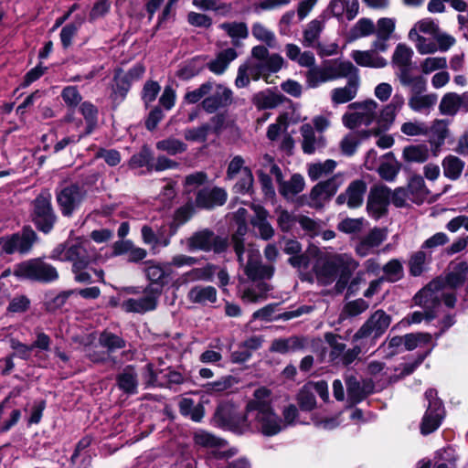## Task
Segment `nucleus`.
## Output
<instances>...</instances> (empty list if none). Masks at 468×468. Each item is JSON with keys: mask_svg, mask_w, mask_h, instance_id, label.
Segmentation results:
<instances>
[{"mask_svg": "<svg viewBox=\"0 0 468 468\" xmlns=\"http://www.w3.org/2000/svg\"><path fill=\"white\" fill-rule=\"evenodd\" d=\"M51 258L70 261L71 271L77 282L90 283L92 282L89 266L96 260V252L88 239L80 237L70 238L52 250Z\"/></svg>", "mask_w": 468, "mask_h": 468, "instance_id": "1", "label": "nucleus"}, {"mask_svg": "<svg viewBox=\"0 0 468 468\" xmlns=\"http://www.w3.org/2000/svg\"><path fill=\"white\" fill-rule=\"evenodd\" d=\"M357 267L358 262L348 254L318 251L314 270L317 279L324 284L332 283L339 275L336 287L342 290Z\"/></svg>", "mask_w": 468, "mask_h": 468, "instance_id": "2", "label": "nucleus"}, {"mask_svg": "<svg viewBox=\"0 0 468 468\" xmlns=\"http://www.w3.org/2000/svg\"><path fill=\"white\" fill-rule=\"evenodd\" d=\"M282 65L283 58L280 55H269L268 49L263 46L254 47L251 58L239 68L236 86L245 87L250 80H258L260 78L269 82V76L278 72Z\"/></svg>", "mask_w": 468, "mask_h": 468, "instance_id": "3", "label": "nucleus"}, {"mask_svg": "<svg viewBox=\"0 0 468 468\" xmlns=\"http://www.w3.org/2000/svg\"><path fill=\"white\" fill-rule=\"evenodd\" d=\"M414 301L424 311H416L405 317L402 323L408 325L420 324L423 319L428 321L433 319L442 302L449 308L454 307L456 298L443 290L440 281H432L415 295Z\"/></svg>", "mask_w": 468, "mask_h": 468, "instance_id": "4", "label": "nucleus"}, {"mask_svg": "<svg viewBox=\"0 0 468 468\" xmlns=\"http://www.w3.org/2000/svg\"><path fill=\"white\" fill-rule=\"evenodd\" d=\"M271 391L260 388L254 391L253 399L248 403L246 419H256L261 432L266 436H273L285 429V425L271 407ZM245 422L247 420H244Z\"/></svg>", "mask_w": 468, "mask_h": 468, "instance_id": "5", "label": "nucleus"}, {"mask_svg": "<svg viewBox=\"0 0 468 468\" xmlns=\"http://www.w3.org/2000/svg\"><path fill=\"white\" fill-rule=\"evenodd\" d=\"M410 89L409 107L415 112L428 115L438 101L436 93H424L427 82L423 76H416L410 83L402 84Z\"/></svg>", "mask_w": 468, "mask_h": 468, "instance_id": "6", "label": "nucleus"}, {"mask_svg": "<svg viewBox=\"0 0 468 468\" xmlns=\"http://www.w3.org/2000/svg\"><path fill=\"white\" fill-rule=\"evenodd\" d=\"M14 274L40 282H52L58 279L57 269L41 259H32L15 266Z\"/></svg>", "mask_w": 468, "mask_h": 468, "instance_id": "7", "label": "nucleus"}, {"mask_svg": "<svg viewBox=\"0 0 468 468\" xmlns=\"http://www.w3.org/2000/svg\"><path fill=\"white\" fill-rule=\"evenodd\" d=\"M31 218L36 228L45 233H49L57 220V216L51 205V195L48 191L41 192L32 202Z\"/></svg>", "mask_w": 468, "mask_h": 468, "instance_id": "8", "label": "nucleus"}, {"mask_svg": "<svg viewBox=\"0 0 468 468\" xmlns=\"http://www.w3.org/2000/svg\"><path fill=\"white\" fill-rule=\"evenodd\" d=\"M377 109L378 103L373 100L351 103L342 117L343 124L348 129L368 126L376 118Z\"/></svg>", "mask_w": 468, "mask_h": 468, "instance_id": "9", "label": "nucleus"}, {"mask_svg": "<svg viewBox=\"0 0 468 468\" xmlns=\"http://www.w3.org/2000/svg\"><path fill=\"white\" fill-rule=\"evenodd\" d=\"M425 399L428 401L427 410L422 418L420 431L427 435L435 431L441 424L445 416L442 401L438 398L437 391L430 388L425 392Z\"/></svg>", "mask_w": 468, "mask_h": 468, "instance_id": "10", "label": "nucleus"}, {"mask_svg": "<svg viewBox=\"0 0 468 468\" xmlns=\"http://www.w3.org/2000/svg\"><path fill=\"white\" fill-rule=\"evenodd\" d=\"M413 55V49L405 43H399L394 48L391 66L401 85L416 79L417 75L412 74Z\"/></svg>", "mask_w": 468, "mask_h": 468, "instance_id": "11", "label": "nucleus"}, {"mask_svg": "<svg viewBox=\"0 0 468 468\" xmlns=\"http://www.w3.org/2000/svg\"><path fill=\"white\" fill-rule=\"evenodd\" d=\"M160 295V286L148 285L144 290L143 295L123 300L121 307L127 313L144 314L154 311L157 306Z\"/></svg>", "mask_w": 468, "mask_h": 468, "instance_id": "12", "label": "nucleus"}, {"mask_svg": "<svg viewBox=\"0 0 468 468\" xmlns=\"http://www.w3.org/2000/svg\"><path fill=\"white\" fill-rule=\"evenodd\" d=\"M324 339L331 348L329 353L330 360L335 365L348 366L353 363L361 353V348L358 346L346 349V344L338 335L326 333Z\"/></svg>", "mask_w": 468, "mask_h": 468, "instance_id": "13", "label": "nucleus"}, {"mask_svg": "<svg viewBox=\"0 0 468 468\" xmlns=\"http://www.w3.org/2000/svg\"><path fill=\"white\" fill-rule=\"evenodd\" d=\"M391 317L383 310H377L354 335L353 341L372 338L376 340L388 328Z\"/></svg>", "mask_w": 468, "mask_h": 468, "instance_id": "14", "label": "nucleus"}, {"mask_svg": "<svg viewBox=\"0 0 468 468\" xmlns=\"http://www.w3.org/2000/svg\"><path fill=\"white\" fill-rule=\"evenodd\" d=\"M227 245L226 239L215 236L213 232L207 229L195 233L187 240L189 250H213L219 253L226 250Z\"/></svg>", "mask_w": 468, "mask_h": 468, "instance_id": "15", "label": "nucleus"}, {"mask_svg": "<svg viewBox=\"0 0 468 468\" xmlns=\"http://www.w3.org/2000/svg\"><path fill=\"white\" fill-rule=\"evenodd\" d=\"M391 191L386 186H376L370 189L367 209L369 216L375 219H379L388 210L390 202Z\"/></svg>", "mask_w": 468, "mask_h": 468, "instance_id": "16", "label": "nucleus"}, {"mask_svg": "<svg viewBox=\"0 0 468 468\" xmlns=\"http://www.w3.org/2000/svg\"><path fill=\"white\" fill-rule=\"evenodd\" d=\"M86 197V191L77 186L71 185L64 187L57 195V201L64 216H70L77 209Z\"/></svg>", "mask_w": 468, "mask_h": 468, "instance_id": "17", "label": "nucleus"}, {"mask_svg": "<svg viewBox=\"0 0 468 468\" xmlns=\"http://www.w3.org/2000/svg\"><path fill=\"white\" fill-rule=\"evenodd\" d=\"M36 239V232L30 227H26L23 229L21 234H16L9 239L5 240L2 245V249L8 254L16 251L20 253H27L32 248Z\"/></svg>", "mask_w": 468, "mask_h": 468, "instance_id": "18", "label": "nucleus"}, {"mask_svg": "<svg viewBox=\"0 0 468 468\" xmlns=\"http://www.w3.org/2000/svg\"><path fill=\"white\" fill-rule=\"evenodd\" d=\"M232 91L221 85H213L212 90L202 101L201 107L208 113H213L225 107L231 101Z\"/></svg>", "mask_w": 468, "mask_h": 468, "instance_id": "19", "label": "nucleus"}, {"mask_svg": "<svg viewBox=\"0 0 468 468\" xmlns=\"http://www.w3.org/2000/svg\"><path fill=\"white\" fill-rule=\"evenodd\" d=\"M367 184L363 180H355L349 184L346 190L336 197L339 205L346 203L350 208H356L363 204L367 192Z\"/></svg>", "mask_w": 468, "mask_h": 468, "instance_id": "20", "label": "nucleus"}, {"mask_svg": "<svg viewBox=\"0 0 468 468\" xmlns=\"http://www.w3.org/2000/svg\"><path fill=\"white\" fill-rule=\"evenodd\" d=\"M112 256H126V261L138 263L147 256L145 249L136 246L130 239H121L112 244Z\"/></svg>", "mask_w": 468, "mask_h": 468, "instance_id": "21", "label": "nucleus"}, {"mask_svg": "<svg viewBox=\"0 0 468 468\" xmlns=\"http://www.w3.org/2000/svg\"><path fill=\"white\" fill-rule=\"evenodd\" d=\"M327 10L338 21H351L359 13L358 0H331Z\"/></svg>", "mask_w": 468, "mask_h": 468, "instance_id": "22", "label": "nucleus"}, {"mask_svg": "<svg viewBox=\"0 0 468 468\" xmlns=\"http://www.w3.org/2000/svg\"><path fill=\"white\" fill-rule=\"evenodd\" d=\"M343 184L342 177L335 175L325 181L317 183L311 190L310 198L315 202L327 200L332 197Z\"/></svg>", "mask_w": 468, "mask_h": 468, "instance_id": "23", "label": "nucleus"}, {"mask_svg": "<svg viewBox=\"0 0 468 468\" xmlns=\"http://www.w3.org/2000/svg\"><path fill=\"white\" fill-rule=\"evenodd\" d=\"M303 140L302 148L304 154H312L325 146V138L324 134L314 131L311 123H304L300 129Z\"/></svg>", "mask_w": 468, "mask_h": 468, "instance_id": "24", "label": "nucleus"}, {"mask_svg": "<svg viewBox=\"0 0 468 468\" xmlns=\"http://www.w3.org/2000/svg\"><path fill=\"white\" fill-rule=\"evenodd\" d=\"M322 65L330 81L341 78L350 79L351 77L358 75V69L350 61L331 59Z\"/></svg>", "mask_w": 468, "mask_h": 468, "instance_id": "25", "label": "nucleus"}, {"mask_svg": "<svg viewBox=\"0 0 468 468\" xmlns=\"http://www.w3.org/2000/svg\"><path fill=\"white\" fill-rule=\"evenodd\" d=\"M226 199L227 193L224 189L218 187L204 188L197 193L196 203L197 207L211 208L223 205Z\"/></svg>", "mask_w": 468, "mask_h": 468, "instance_id": "26", "label": "nucleus"}, {"mask_svg": "<svg viewBox=\"0 0 468 468\" xmlns=\"http://www.w3.org/2000/svg\"><path fill=\"white\" fill-rule=\"evenodd\" d=\"M350 57L360 67L382 69L388 60L374 50H353Z\"/></svg>", "mask_w": 468, "mask_h": 468, "instance_id": "27", "label": "nucleus"}, {"mask_svg": "<svg viewBox=\"0 0 468 468\" xmlns=\"http://www.w3.org/2000/svg\"><path fill=\"white\" fill-rule=\"evenodd\" d=\"M359 87V75L348 79L345 87L335 88L331 91V99L334 104H343L352 101L357 93Z\"/></svg>", "mask_w": 468, "mask_h": 468, "instance_id": "28", "label": "nucleus"}, {"mask_svg": "<svg viewBox=\"0 0 468 468\" xmlns=\"http://www.w3.org/2000/svg\"><path fill=\"white\" fill-rule=\"evenodd\" d=\"M387 238L382 229H373L356 247V252L361 256H367L374 248L378 247Z\"/></svg>", "mask_w": 468, "mask_h": 468, "instance_id": "29", "label": "nucleus"}, {"mask_svg": "<svg viewBox=\"0 0 468 468\" xmlns=\"http://www.w3.org/2000/svg\"><path fill=\"white\" fill-rule=\"evenodd\" d=\"M348 400L352 404L362 401L373 390L370 383L361 384L355 377H349L346 380Z\"/></svg>", "mask_w": 468, "mask_h": 468, "instance_id": "30", "label": "nucleus"}, {"mask_svg": "<svg viewBox=\"0 0 468 468\" xmlns=\"http://www.w3.org/2000/svg\"><path fill=\"white\" fill-rule=\"evenodd\" d=\"M117 387L127 395H134L138 389V376L133 366L125 367L116 378Z\"/></svg>", "mask_w": 468, "mask_h": 468, "instance_id": "31", "label": "nucleus"}, {"mask_svg": "<svg viewBox=\"0 0 468 468\" xmlns=\"http://www.w3.org/2000/svg\"><path fill=\"white\" fill-rule=\"evenodd\" d=\"M448 126V121L437 119L433 121L431 126L429 128V142L431 147L436 151L444 144L445 140L450 136V130Z\"/></svg>", "mask_w": 468, "mask_h": 468, "instance_id": "32", "label": "nucleus"}, {"mask_svg": "<svg viewBox=\"0 0 468 468\" xmlns=\"http://www.w3.org/2000/svg\"><path fill=\"white\" fill-rule=\"evenodd\" d=\"M325 20L326 16L322 15L307 24L303 31V45L304 47L315 48L319 44L318 38L324 28Z\"/></svg>", "mask_w": 468, "mask_h": 468, "instance_id": "33", "label": "nucleus"}, {"mask_svg": "<svg viewBox=\"0 0 468 468\" xmlns=\"http://www.w3.org/2000/svg\"><path fill=\"white\" fill-rule=\"evenodd\" d=\"M466 263L462 262L457 265V269L455 271L449 272L445 278H438L435 281H440L443 290L456 298L455 294L452 292V289L463 283L466 277Z\"/></svg>", "mask_w": 468, "mask_h": 468, "instance_id": "34", "label": "nucleus"}, {"mask_svg": "<svg viewBox=\"0 0 468 468\" xmlns=\"http://www.w3.org/2000/svg\"><path fill=\"white\" fill-rule=\"evenodd\" d=\"M268 213L261 207H256L254 208V216L250 222L255 229L258 230L261 239L268 240L272 238L274 229L267 220Z\"/></svg>", "mask_w": 468, "mask_h": 468, "instance_id": "35", "label": "nucleus"}, {"mask_svg": "<svg viewBox=\"0 0 468 468\" xmlns=\"http://www.w3.org/2000/svg\"><path fill=\"white\" fill-rule=\"evenodd\" d=\"M245 273L253 281L271 279L274 273V268L271 265L261 264L258 259L250 258L245 266Z\"/></svg>", "mask_w": 468, "mask_h": 468, "instance_id": "36", "label": "nucleus"}, {"mask_svg": "<svg viewBox=\"0 0 468 468\" xmlns=\"http://www.w3.org/2000/svg\"><path fill=\"white\" fill-rule=\"evenodd\" d=\"M244 161L236 155V190L249 192L253 185L251 171L243 166Z\"/></svg>", "mask_w": 468, "mask_h": 468, "instance_id": "37", "label": "nucleus"}, {"mask_svg": "<svg viewBox=\"0 0 468 468\" xmlns=\"http://www.w3.org/2000/svg\"><path fill=\"white\" fill-rule=\"evenodd\" d=\"M192 303L207 304L217 301V291L212 286H195L188 292Z\"/></svg>", "mask_w": 468, "mask_h": 468, "instance_id": "38", "label": "nucleus"}, {"mask_svg": "<svg viewBox=\"0 0 468 468\" xmlns=\"http://www.w3.org/2000/svg\"><path fill=\"white\" fill-rule=\"evenodd\" d=\"M337 164L335 160L327 159L324 162H316L308 165L307 174L312 181H317L331 175Z\"/></svg>", "mask_w": 468, "mask_h": 468, "instance_id": "39", "label": "nucleus"}, {"mask_svg": "<svg viewBox=\"0 0 468 468\" xmlns=\"http://www.w3.org/2000/svg\"><path fill=\"white\" fill-rule=\"evenodd\" d=\"M372 135L371 131H362L360 133L351 132L347 133L340 142V149L345 155H353L360 144L361 139Z\"/></svg>", "mask_w": 468, "mask_h": 468, "instance_id": "40", "label": "nucleus"}, {"mask_svg": "<svg viewBox=\"0 0 468 468\" xmlns=\"http://www.w3.org/2000/svg\"><path fill=\"white\" fill-rule=\"evenodd\" d=\"M283 101V96L271 90L261 91L253 98L254 104L260 109H273Z\"/></svg>", "mask_w": 468, "mask_h": 468, "instance_id": "41", "label": "nucleus"}, {"mask_svg": "<svg viewBox=\"0 0 468 468\" xmlns=\"http://www.w3.org/2000/svg\"><path fill=\"white\" fill-rule=\"evenodd\" d=\"M376 27L370 18H360L349 30L348 39L355 41L356 39L368 37L375 32Z\"/></svg>", "mask_w": 468, "mask_h": 468, "instance_id": "42", "label": "nucleus"}, {"mask_svg": "<svg viewBox=\"0 0 468 468\" xmlns=\"http://www.w3.org/2000/svg\"><path fill=\"white\" fill-rule=\"evenodd\" d=\"M215 420L221 428L232 431L234 429L233 406L229 403L220 404L216 411Z\"/></svg>", "mask_w": 468, "mask_h": 468, "instance_id": "43", "label": "nucleus"}, {"mask_svg": "<svg viewBox=\"0 0 468 468\" xmlns=\"http://www.w3.org/2000/svg\"><path fill=\"white\" fill-rule=\"evenodd\" d=\"M444 176L452 180L458 179L463 170L464 162L454 155H448L442 162Z\"/></svg>", "mask_w": 468, "mask_h": 468, "instance_id": "44", "label": "nucleus"}, {"mask_svg": "<svg viewBox=\"0 0 468 468\" xmlns=\"http://www.w3.org/2000/svg\"><path fill=\"white\" fill-rule=\"evenodd\" d=\"M303 346V341L302 338L292 336L289 338L276 339L272 342L271 350L282 354H285L291 351H296Z\"/></svg>", "mask_w": 468, "mask_h": 468, "instance_id": "45", "label": "nucleus"}, {"mask_svg": "<svg viewBox=\"0 0 468 468\" xmlns=\"http://www.w3.org/2000/svg\"><path fill=\"white\" fill-rule=\"evenodd\" d=\"M446 68L447 58L441 56L427 57L420 63V70L424 76L445 69Z\"/></svg>", "mask_w": 468, "mask_h": 468, "instance_id": "46", "label": "nucleus"}, {"mask_svg": "<svg viewBox=\"0 0 468 468\" xmlns=\"http://www.w3.org/2000/svg\"><path fill=\"white\" fill-rule=\"evenodd\" d=\"M144 273L149 281L152 282L150 285L154 286H160L161 289L163 288V280L167 275L166 271H165L164 267L161 266L158 263H155L152 261H145L144 263Z\"/></svg>", "mask_w": 468, "mask_h": 468, "instance_id": "47", "label": "nucleus"}, {"mask_svg": "<svg viewBox=\"0 0 468 468\" xmlns=\"http://www.w3.org/2000/svg\"><path fill=\"white\" fill-rule=\"evenodd\" d=\"M431 346V335L428 333L407 334L404 335V348L411 351L417 347Z\"/></svg>", "mask_w": 468, "mask_h": 468, "instance_id": "48", "label": "nucleus"}, {"mask_svg": "<svg viewBox=\"0 0 468 468\" xmlns=\"http://www.w3.org/2000/svg\"><path fill=\"white\" fill-rule=\"evenodd\" d=\"M438 31V25L433 20L426 18L415 23L412 28L409 31L408 37H420L428 35L434 37Z\"/></svg>", "mask_w": 468, "mask_h": 468, "instance_id": "49", "label": "nucleus"}, {"mask_svg": "<svg viewBox=\"0 0 468 468\" xmlns=\"http://www.w3.org/2000/svg\"><path fill=\"white\" fill-rule=\"evenodd\" d=\"M304 76L306 86L311 89H315L321 84L330 81L323 65L312 67Z\"/></svg>", "mask_w": 468, "mask_h": 468, "instance_id": "50", "label": "nucleus"}, {"mask_svg": "<svg viewBox=\"0 0 468 468\" xmlns=\"http://www.w3.org/2000/svg\"><path fill=\"white\" fill-rule=\"evenodd\" d=\"M304 185L303 177L299 174H294L289 181L280 184V192L284 197H292L302 192Z\"/></svg>", "mask_w": 468, "mask_h": 468, "instance_id": "51", "label": "nucleus"}, {"mask_svg": "<svg viewBox=\"0 0 468 468\" xmlns=\"http://www.w3.org/2000/svg\"><path fill=\"white\" fill-rule=\"evenodd\" d=\"M439 110L442 115L454 116L461 111L458 94L455 92L444 94L441 100Z\"/></svg>", "mask_w": 468, "mask_h": 468, "instance_id": "52", "label": "nucleus"}, {"mask_svg": "<svg viewBox=\"0 0 468 468\" xmlns=\"http://www.w3.org/2000/svg\"><path fill=\"white\" fill-rule=\"evenodd\" d=\"M271 290V286L265 282H259L255 288L248 289L244 292L242 299L248 303H258L267 298V292Z\"/></svg>", "mask_w": 468, "mask_h": 468, "instance_id": "53", "label": "nucleus"}, {"mask_svg": "<svg viewBox=\"0 0 468 468\" xmlns=\"http://www.w3.org/2000/svg\"><path fill=\"white\" fill-rule=\"evenodd\" d=\"M131 87V83L127 78H124L121 72L114 77V85L112 86V100L115 103H120L124 100Z\"/></svg>", "mask_w": 468, "mask_h": 468, "instance_id": "54", "label": "nucleus"}, {"mask_svg": "<svg viewBox=\"0 0 468 468\" xmlns=\"http://www.w3.org/2000/svg\"><path fill=\"white\" fill-rule=\"evenodd\" d=\"M409 39L414 44L415 48L420 55L434 54L438 51V47L434 37H408Z\"/></svg>", "mask_w": 468, "mask_h": 468, "instance_id": "55", "label": "nucleus"}, {"mask_svg": "<svg viewBox=\"0 0 468 468\" xmlns=\"http://www.w3.org/2000/svg\"><path fill=\"white\" fill-rule=\"evenodd\" d=\"M261 346V337L255 335L250 337L239 346V350L236 351V362L246 361L251 356V352L257 350Z\"/></svg>", "mask_w": 468, "mask_h": 468, "instance_id": "56", "label": "nucleus"}, {"mask_svg": "<svg viewBox=\"0 0 468 468\" xmlns=\"http://www.w3.org/2000/svg\"><path fill=\"white\" fill-rule=\"evenodd\" d=\"M233 59L234 50L232 48H228L220 52L213 61L208 63V69L216 74H221Z\"/></svg>", "mask_w": 468, "mask_h": 468, "instance_id": "57", "label": "nucleus"}, {"mask_svg": "<svg viewBox=\"0 0 468 468\" xmlns=\"http://www.w3.org/2000/svg\"><path fill=\"white\" fill-rule=\"evenodd\" d=\"M156 148L160 151H164L169 154L175 155L186 152L187 146L181 140H178L174 137H169L157 142Z\"/></svg>", "mask_w": 468, "mask_h": 468, "instance_id": "58", "label": "nucleus"}, {"mask_svg": "<svg viewBox=\"0 0 468 468\" xmlns=\"http://www.w3.org/2000/svg\"><path fill=\"white\" fill-rule=\"evenodd\" d=\"M429 155V149L426 145H412L403 150V157L408 162L424 163L428 160Z\"/></svg>", "mask_w": 468, "mask_h": 468, "instance_id": "59", "label": "nucleus"}, {"mask_svg": "<svg viewBox=\"0 0 468 468\" xmlns=\"http://www.w3.org/2000/svg\"><path fill=\"white\" fill-rule=\"evenodd\" d=\"M80 111L87 122L86 132L83 133L86 135L92 132L97 123L98 110L92 103L84 101L81 103Z\"/></svg>", "mask_w": 468, "mask_h": 468, "instance_id": "60", "label": "nucleus"}, {"mask_svg": "<svg viewBox=\"0 0 468 468\" xmlns=\"http://www.w3.org/2000/svg\"><path fill=\"white\" fill-rule=\"evenodd\" d=\"M99 343L102 347H105L109 352H114L125 346L124 340L111 332L101 333L99 337Z\"/></svg>", "mask_w": 468, "mask_h": 468, "instance_id": "61", "label": "nucleus"}, {"mask_svg": "<svg viewBox=\"0 0 468 468\" xmlns=\"http://www.w3.org/2000/svg\"><path fill=\"white\" fill-rule=\"evenodd\" d=\"M404 347V336H393L386 340L378 348L386 357H391L400 351Z\"/></svg>", "mask_w": 468, "mask_h": 468, "instance_id": "62", "label": "nucleus"}, {"mask_svg": "<svg viewBox=\"0 0 468 468\" xmlns=\"http://www.w3.org/2000/svg\"><path fill=\"white\" fill-rule=\"evenodd\" d=\"M376 36L381 38L389 39L396 28V19L392 17H382L375 25Z\"/></svg>", "mask_w": 468, "mask_h": 468, "instance_id": "63", "label": "nucleus"}, {"mask_svg": "<svg viewBox=\"0 0 468 468\" xmlns=\"http://www.w3.org/2000/svg\"><path fill=\"white\" fill-rule=\"evenodd\" d=\"M397 113L398 112L395 110L390 108L388 105H386L378 119V129L371 131L372 134L377 135L381 131L388 130L395 121Z\"/></svg>", "mask_w": 468, "mask_h": 468, "instance_id": "64", "label": "nucleus"}]
</instances>
